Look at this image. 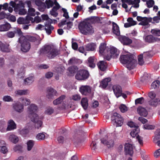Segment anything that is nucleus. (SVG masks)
Segmentation results:
<instances>
[{
  "label": "nucleus",
  "instance_id": "obj_1",
  "mask_svg": "<svg viewBox=\"0 0 160 160\" xmlns=\"http://www.w3.org/2000/svg\"><path fill=\"white\" fill-rule=\"evenodd\" d=\"M39 54L45 55L49 59L54 58L58 55L60 51L52 45H45L39 51Z\"/></svg>",
  "mask_w": 160,
  "mask_h": 160
},
{
  "label": "nucleus",
  "instance_id": "obj_2",
  "mask_svg": "<svg viewBox=\"0 0 160 160\" xmlns=\"http://www.w3.org/2000/svg\"><path fill=\"white\" fill-rule=\"evenodd\" d=\"M38 109L37 106L34 104H31L28 108V117L30 118L31 121L35 123V127L36 128L39 129L41 127L42 122L40 120H37L38 117L36 113V112Z\"/></svg>",
  "mask_w": 160,
  "mask_h": 160
},
{
  "label": "nucleus",
  "instance_id": "obj_3",
  "mask_svg": "<svg viewBox=\"0 0 160 160\" xmlns=\"http://www.w3.org/2000/svg\"><path fill=\"white\" fill-rule=\"evenodd\" d=\"M119 60L121 63L126 64L127 68L129 70L134 68L137 64V60L134 58L133 56L131 55H121Z\"/></svg>",
  "mask_w": 160,
  "mask_h": 160
},
{
  "label": "nucleus",
  "instance_id": "obj_4",
  "mask_svg": "<svg viewBox=\"0 0 160 160\" xmlns=\"http://www.w3.org/2000/svg\"><path fill=\"white\" fill-rule=\"evenodd\" d=\"M78 28L81 33L87 35L93 33L94 30L90 23L86 21L81 22L78 24Z\"/></svg>",
  "mask_w": 160,
  "mask_h": 160
},
{
  "label": "nucleus",
  "instance_id": "obj_5",
  "mask_svg": "<svg viewBox=\"0 0 160 160\" xmlns=\"http://www.w3.org/2000/svg\"><path fill=\"white\" fill-rule=\"evenodd\" d=\"M24 39V37H20L19 39V42L21 44V51L24 52H27L29 51L31 48V44L29 42Z\"/></svg>",
  "mask_w": 160,
  "mask_h": 160
},
{
  "label": "nucleus",
  "instance_id": "obj_6",
  "mask_svg": "<svg viewBox=\"0 0 160 160\" xmlns=\"http://www.w3.org/2000/svg\"><path fill=\"white\" fill-rule=\"evenodd\" d=\"M89 76L88 71L85 69H80L76 74L75 77L76 79L83 80L88 79Z\"/></svg>",
  "mask_w": 160,
  "mask_h": 160
},
{
  "label": "nucleus",
  "instance_id": "obj_7",
  "mask_svg": "<svg viewBox=\"0 0 160 160\" xmlns=\"http://www.w3.org/2000/svg\"><path fill=\"white\" fill-rule=\"evenodd\" d=\"M111 118L112 121L116 123L117 126H121L123 124L124 119L119 114L113 113L112 114Z\"/></svg>",
  "mask_w": 160,
  "mask_h": 160
},
{
  "label": "nucleus",
  "instance_id": "obj_8",
  "mask_svg": "<svg viewBox=\"0 0 160 160\" xmlns=\"http://www.w3.org/2000/svg\"><path fill=\"white\" fill-rule=\"evenodd\" d=\"M109 135L108 136L107 134L104 137L100 139L101 143L106 146L108 148L113 147L114 144L113 140L109 137Z\"/></svg>",
  "mask_w": 160,
  "mask_h": 160
},
{
  "label": "nucleus",
  "instance_id": "obj_9",
  "mask_svg": "<svg viewBox=\"0 0 160 160\" xmlns=\"http://www.w3.org/2000/svg\"><path fill=\"white\" fill-rule=\"evenodd\" d=\"M79 91L82 95L87 96L91 93V89L88 85L82 86L80 88Z\"/></svg>",
  "mask_w": 160,
  "mask_h": 160
},
{
  "label": "nucleus",
  "instance_id": "obj_10",
  "mask_svg": "<svg viewBox=\"0 0 160 160\" xmlns=\"http://www.w3.org/2000/svg\"><path fill=\"white\" fill-rule=\"evenodd\" d=\"M121 42L124 45H128L132 42V40L126 36L120 35L118 38Z\"/></svg>",
  "mask_w": 160,
  "mask_h": 160
},
{
  "label": "nucleus",
  "instance_id": "obj_11",
  "mask_svg": "<svg viewBox=\"0 0 160 160\" xmlns=\"http://www.w3.org/2000/svg\"><path fill=\"white\" fill-rule=\"evenodd\" d=\"M124 151L126 154L132 156L133 153V148L132 144L129 143L125 144Z\"/></svg>",
  "mask_w": 160,
  "mask_h": 160
},
{
  "label": "nucleus",
  "instance_id": "obj_12",
  "mask_svg": "<svg viewBox=\"0 0 160 160\" xmlns=\"http://www.w3.org/2000/svg\"><path fill=\"white\" fill-rule=\"evenodd\" d=\"M143 38L145 42L149 43H154L158 39V38L154 37L152 34L148 35Z\"/></svg>",
  "mask_w": 160,
  "mask_h": 160
},
{
  "label": "nucleus",
  "instance_id": "obj_13",
  "mask_svg": "<svg viewBox=\"0 0 160 160\" xmlns=\"http://www.w3.org/2000/svg\"><path fill=\"white\" fill-rule=\"evenodd\" d=\"M112 89L114 94L117 98L121 96V93L122 92V88L119 85H114L112 87Z\"/></svg>",
  "mask_w": 160,
  "mask_h": 160
},
{
  "label": "nucleus",
  "instance_id": "obj_14",
  "mask_svg": "<svg viewBox=\"0 0 160 160\" xmlns=\"http://www.w3.org/2000/svg\"><path fill=\"white\" fill-rule=\"evenodd\" d=\"M47 97L48 99H53L54 96L56 95L57 91L52 88H48L47 89Z\"/></svg>",
  "mask_w": 160,
  "mask_h": 160
},
{
  "label": "nucleus",
  "instance_id": "obj_15",
  "mask_svg": "<svg viewBox=\"0 0 160 160\" xmlns=\"http://www.w3.org/2000/svg\"><path fill=\"white\" fill-rule=\"evenodd\" d=\"M97 64L98 69L103 72L105 71L108 67L107 63L104 61H99Z\"/></svg>",
  "mask_w": 160,
  "mask_h": 160
},
{
  "label": "nucleus",
  "instance_id": "obj_16",
  "mask_svg": "<svg viewBox=\"0 0 160 160\" xmlns=\"http://www.w3.org/2000/svg\"><path fill=\"white\" fill-rule=\"evenodd\" d=\"M102 19V18L98 17H91L85 19V20H89L90 21L91 23L92 24L96 23H100L102 24V22H101Z\"/></svg>",
  "mask_w": 160,
  "mask_h": 160
},
{
  "label": "nucleus",
  "instance_id": "obj_17",
  "mask_svg": "<svg viewBox=\"0 0 160 160\" xmlns=\"http://www.w3.org/2000/svg\"><path fill=\"white\" fill-rule=\"evenodd\" d=\"M16 125L12 119L8 121V126L7 128V131H11L16 128Z\"/></svg>",
  "mask_w": 160,
  "mask_h": 160
},
{
  "label": "nucleus",
  "instance_id": "obj_18",
  "mask_svg": "<svg viewBox=\"0 0 160 160\" xmlns=\"http://www.w3.org/2000/svg\"><path fill=\"white\" fill-rule=\"evenodd\" d=\"M45 28H44L46 33L48 35H50L52 32V31L54 29V27L51 25L50 23H46L45 24Z\"/></svg>",
  "mask_w": 160,
  "mask_h": 160
},
{
  "label": "nucleus",
  "instance_id": "obj_19",
  "mask_svg": "<svg viewBox=\"0 0 160 160\" xmlns=\"http://www.w3.org/2000/svg\"><path fill=\"white\" fill-rule=\"evenodd\" d=\"M112 24V32L114 34L117 36H120V31L118 26L115 22H113Z\"/></svg>",
  "mask_w": 160,
  "mask_h": 160
},
{
  "label": "nucleus",
  "instance_id": "obj_20",
  "mask_svg": "<svg viewBox=\"0 0 160 160\" xmlns=\"http://www.w3.org/2000/svg\"><path fill=\"white\" fill-rule=\"evenodd\" d=\"M137 112L140 115L146 117L148 115V112L145 108L141 106L139 107L137 109Z\"/></svg>",
  "mask_w": 160,
  "mask_h": 160
},
{
  "label": "nucleus",
  "instance_id": "obj_21",
  "mask_svg": "<svg viewBox=\"0 0 160 160\" xmlns=\"http://www.w3.org/2000/svg\"><path fill=\"white\" fill-rule=\"evenodd\" d=\"M111 81L110 78H107L103 79L100 82V86L102 88L105 89L108 86L109 82Z\"/></svg>",
  "mask_w": 160,
  "mask_h": 160
},
{
  "label": "nucleus",
  "instance_id": "obj_22",
  "mask_svg": "<svg viewBox=\"0 0 160 160\" xmlns=\"http://www.w3.org/2000/svg\"><path fill=\"white\" fill-rule=\"evenodd\" d=\"M13 108L15 111L20 112L22 111L23 106V105L20 102H18L13 105Z\"/></svg>",
  "mask_w": 160,
  "mask_h": 160
},
{
  "label": "nucleus",
  "instance_id": "obj_23",
  "mask_svg": "<svg viewBox=\"0 0 160 160\" xmlns=\"http://www.w3.org/2000/svg\"><path fill=\"white\" fill-rule=\"evenodd\" d=\"M9 45H6L0 41V48L1 50L4 52H9L10 50L8 48Z\"/></svg>",
  "mask_w": 160,
  "mask_h": 160
},
{
  "label": "nucleus",
  "instance_id": "obj_24",
  "mask_svg": "<svg viewBox=\"0 0 160 160\" xmlns=\"http://www.w3.org/2000/svg\"><path fill=\"white\" fill-rule=\"evenodd\" d=\"M96 48V45L93 43L87 44L85 46V50L87 51H94Z\"/></svg>",
  "mask_w": 160,
  "mask_h": 160
},
{
  "label": "nucleus",
  "instance_id": "obj_25",
  "mask_svg": "<svg viewBox=\"0 0 160 160\" xmlns=\"http://www.w3.org/2000/svg\"><path fill=\"white\" fill-rule=\"evenodd\" d=\"M140 1V0H128L127 3L128 5H133V7L134 8H138L139 7V3Z\"/></svg>",
  "mask_w": 160,
  "mask_h": 160
},
{
  "label": "nucleus",
  "instance_id": "obj_26",
  "mask_svg": "<svg viewBox=\"0 0 160 160\" xmlns=\"http://www.w3.org/2000/svg\"><path fill=\"white\" fill-rule=\"evenodd\" d=\"M111 55L114 58H117L119 55V53L117 52V49L115 47H112L111 48L110 50Z\"/></svg>",
  "mask_w": 160,
  "mask_h": 160
},
{
  "label": "nucleus",
  "instance_id": "obj_27",
  "mask_svg": "<svg viewBox=\"0 0 160 160\" xmlns=\"http://www.w3.org/2000/svg\"><path fill=\"white\" fill-rule=\"evenodd\" d=\"M95 59L93 57H91L88 58V65L90 68H94L95 67V64L94 62Z\"/></svg>",
  "mask_w": 160,
  "mask_h": 160
},
{
  "label": "nucleus",
  "instance_id": "obj_28",
  "mask_svg": "<svg viewBox=\"0 0 160 160\" xmlns=\"http://www.w3.org/2000/svg\"><path fill=\"white\" fill-rule=\"evenodd\" d=\"M10 27V24L8 23L0 25V31L1 32L7 31L9 29Z\"/></svg>",
  "mask_w": 160,
  "mask_h": 160
},
{
  "label": "nucleus",
  "instance_id": "obj_29",
  "mask_svg": "<svg viewBox=\"0 0 160 160\" xmlns=\"http://www.w3.org/2000/svg\"><path fill=\"white\" fill-rule=\"evenodd\" d=\"M21 37H24V39L27 41H29L32 42H34L37 40V39L35 37L30 35H26L25 36H22Z\"/></svg>",
  "mask_w": 160,
  "mask_h": 160
},
{
  "label": "nucleus",
  "instance_id": "obj_30",
  "mask_svg": "<svg viewBox=\"0 0 160 160\" xmlns=\"http://www.w3.org/2000/svg\"><path fill=\"white\" fill-rule=\"evenodd\" d=\"M88 100L87 98H83L81 102V103L83 109H87L88 106Z\"/></svg>",
  "mask_w": 160,
  "mask_h": 160
},
{
  "label": "nucleus",
  "instance_id": "obj_31",
  "mask_svg": "<svg viewBox=\"0 0 160 160\" xmlns=\"http://www.w3.org/2000/svg\"><path fill=\"white\" fill-rule=\"evenodd\" d=\"M60 7L57 6H54L50 11V14L54 17L58 16V13L57 11L60 8Z\"/></svg>",
  "mask_w": 160,
  "mask_h": 160
},
{
  "label": "nucleus",
  "instance_id": "obj_32",
  "mask_svg": "<svg viewBox=\"0 0 160 160\" xmlns=\"http://www.w3.org/2000/svg\"><path fill=\"white\" fill-rule=\"evenodd\" d=\"M65 96L64 95H61L57 99L53 101V104L54 105H57L61 103L65 98Z\"/></svg>",
  "mask_w": 160,
  "mask_h": 160
},
{
  "label": "nucleus",
  "instance_id": "obj_33",
  "mask_svg": "<svg viewBox=\"0 0 160 160\" xmlns=\"http://www.w3.org/2000/svg\"><path fill=\"white\" fill-rule=\"evenodd\" d=\"M80 60L73 57L70 59L68 62L69 65L77 64L79 63Z\"/></svg>",
  "mask_w": 160,
  "mask_h": 160
},
{
  "label": "nucleus",
  "instance_id": "obj_34",
  "mask_svg": "<svg viewBox=\"0 0 160 160\" xmlns=\"http://www.w3.org/2000/svg\"><path fill=\"white\" fill-rule=\"evenodd\" d=\"M160 100L159 99L156 98L155 99H152L149 101L148 103L151 106L156 107L158 104Z\"/></svg>",
  "mask_w": 160,
  "mask_h": 160
},
{
  "label": "nucleus",
  "instance_id": "obj_35",
  "mask_svg": "<svg viewBox=\"0 0 160 160\" xmlns=\"http://www.w3.org/2000/svg\"><path fill=\"white\" fill-rule=\"evenodd\" d=\"M150 32L153 36H160V29L158 28L152 29Z\"/></svg>",
  "mask_w": 160,
  "mask_h": 160
},
{
  "label": "nucleus",
  "instance_id": "obj_36",
  "mask_svg": "<svg viewBox=\"0 0 160 160\" xmlns=\"http://www.w3.org/2000/svg\"><path fill=\"white\" fill-rule=\"evenodd\" d=\"M34 144V141L32 140H29L27 142V150L30 151L33 147Z\"/></svg>",
  "mask_w": 160,
  "mask_h": 160
},
{
  "label": "nucleus",
  "instance_id": "obj_37",
  "mask_svg": "<svg viewBox=\"0 0 160 160\" xmlns=\"http://www.w3.org/2000/svg\"><path fill=\"white\" fill-rule=\"evenodd\" d=\"M34 81V78L31 76L27 78L24 80V82L25 84L29 85L32 83Z\"/></svg>",
  "mask_w": 160,
  "mask_h": 160
},
{
  "label": "nucleus",
  "instance_id": "obj_38",
  "mask_svg": "<svg viewBox=\"0 0 160 160\" xmlns=\"http://www.w3.org/2000/svg\"><path fill=\"white\" fill-rule=\"evenodd\" d=\"M139 132V130L138 127L135 128L133 130L130 132V135L133 138L137 137Z\"/></svg>",
  "mask_w": 160,
  "mask_h": 160
},
{
  "label": "nucleus",
  "instance_id": "obj_39",
  "mask_svg": "<svg viewBox=\"0 0 160 160\" xmlns=\"http://www.w3.org/2000/svg\"><path fill=\"white\" fill-rule=\"evenodd\" d=\"M9 139L12 142L16 143L18 141V137L14 135H10L9 137Z\"/></svg>",
  "mask_w": 160,
  "mask_h": 160
},
{
  "label": "nucleus",
  "instance_id": "obj_40",
  "mask_svg": "<svg viewBox=\"0 0 160 160\" xmlns=\"http://www.w3.org/2000/svg\"><path fill=\"white\" fill-rule=\"evenodd\" d=\"M68 69V71L70 73L72 74H73L75 73L78 70V68L76 66H73L69 67Z\"/></svg>",
  "mask_w": 160,
  "mask_h": 160
},
{
  "label": "nucleus",
  "instance_id": "obj_41",
  "mask_svg": "<svg viewBox=\"0 0 160 160\" xmlns=\"http://www.w3.org/2000/svg\"><path fill=\"white\" fill-rule=\"evenodd\" d=\"M10 15V13H8L7 14L4 12L2 11L0 12V20L3 19L5 18H8Z\"/></svg>",
  "mask_w": 160,
  "mask_h": 160
},
{
  "label": "nucleus",
  "instance_id": "obj_42",
  "mask_svg": "<svg viewBox=\"0 0 160 160\" xmlns=\"http://www.w3.org/2000/svg\"><path fill=\"white\" fill-rule=\"evenodd\" d=\"M28 93V90H19L16 91L15 93L16 94L19 95H26Z\"/></svg>",
  "mask_w": 160,
  "mask_h": 160
},
{
  "label": "nucleus",
  "instance_id": "obj_43",
  "mask_svg": "<svg viewBox=\"0 0 160 160\" xmlns=\"http://www.w3.org/2000/svg\"><path fill=\"white\" fill-rule=\"evenodd\" d=\"M45 136L43 133H40L37 134L36 139L39 141L43 140L45 139Z\"/></svg>",
  "mask_w": 160,
  "mask_h": 160
},
{
  "label": "nucleus",
  "instance_id": "obj_44",
  "mask_svg": "<svg viewBox=\"0 0 160 160\" xmlns=\"http://www.w3.org/2000/svg\"><path fill=\"white\" fill-rule=\"evenodd\" d=\"M160 82L158 80L154 81L151 84V87L152 89H155L158 88L159 86Z\"/></svg>",
  "mask_w": 160,
  "mask_h": 160
},
{
  "label": "nucleus",
  "instance_id": "obj_45",
  "mask_svg": "<svg viewBox=\"0 0 160 160\" xmlns=\"http://www.w3.org/2000/svg\"><path fill=\"white\" fill-rule=\"evenodd\" d=\"M45 3L46 6V8H49L52 7L54 5V2L51 0H46Z\"/></svg>",
  "mask_w": 160,
  "mask_h": 160
},
{
  "label": "nucleus",
  "instance_id": "obj_46",
  "mask_svg": "<svg viewBox=\"0 0 160 160\" xmlns=\"http://www.w3.org/2000/svg\"><path fill=\"white\" fill-rule=\"evenodd\" d=\"M106 48V44L105 43H101L99 46V52L103 53Z\"/></svg>",
  "mask_w": 160,
  "mask_h": 160
},
{
  "label": "nucleus",
  "instance_id": "obj_47",
  "mask_svg": "<svg viewBox=\"0 0 160 160\" xmlns=\"http://www.w3.org/2000/svg\"><path fill=\"white\" fill-rule=\"evenodd\" d=\"M13 150L15 152H22V147L21 145H16L14 147Z\"/></svg>",
  "mask_w": 160,
  "mask_h": 160
},
{
  "label": "nucleus",
  "instance_id": "obj_48",
  "mask_svg": "<svg viewBox=\"0 0 160 160\" xmlns=\"http://www.w3.org/2000/svg\"><path fill=\"white\" fill-rule=\"evenodd\" d=\"M146 4L148 8H152L154 4V1L153 0H149L146 2Z\"/></svg>",
  "mask_w": 160,
  "mask_h": 160
},
{
  "label": "nucleus",
  "instance_id": "obj_49",
  "mask_svg": "<svg viewBox=\"0 0 160 160\" xmlns=\"http://www.w3.org/2000/svg\"><path fill=\"white\" fill-rule=\"evenodd\" d=\"M144 63L143 60V54H141L138 56V63L140 65H142Z\"/></svg>",
  "mask_w": 160,
  "mask_h": 160
},
{
  "label": "nucleus",
  "instance_id": "obj_50",
  "mask_svg": "<svg viewBox=\"0 0 160 160\" xmlns=\"http://www.w3.org/2000/svg\"><path fill=\"white\" fill-rule=\"evenodd\" d=\"M121 111L122 112H125L128 110V108L124 104H121L119 107Z\"/></svg>",
  "mask_w": 160,
  "mask_h": 160
},
{
  "label": "nucleus",
  "instance_id": "obj_51",
  "mask_svg": "<svg viewBox=\"0 0 160 160\" xmlns=\"http://www.w3.org/2000/svg\"><path fill=\"white\" fill-rule=\"evenodd\" d=\"M17 22L19 24H26V22L24 18L20 17L17 19Z\"/></svg>",
  "mask_w": 160,
  "mask_h": 160
},
{
  "label": "nucleus",
  "instance_id": "obj_52",
  "mask_svg": "<svg viewBox=\"0 0 160 160\" xmlns=\"http://www.w3.org/2000/svg\"><path fill=\"white\" fill-rule=\"evenodd\" d=\"M3 100L5 102H10L13 101L12 98L10 96H4L3 98Z\"/></svg>",
  "mask_w": 160,
  "mask_h": 160
},
{
  "label": "nucleus",
  "instance_id": "obj_53",
  "mask_svg": "<svg viewBox=\"0 0 160 160\" xmlns=\"http://www.w3.org/2000/svg\"><path fill=\"white\" fill-rule=\"evenodd\" d=\"M35 12V10L34 8H29L28 9V14L31 16H34L35 14L34 12Z\"/></svg>",
  "mask_w": 160,
  "mask_h": 160
},
{
  "label": "nucleus",
  "instance_id": "obj_54",
  "mask_svg": "<svg viewBox=\"0 0 160 160\" xmlns=\"http://www.w3.org/2000/svg\"><path fill=\"white\" fill-rule=\"evenodd\" d=\"M144 99L143 97H141L138 98L135 100V103L136 104H141L144 102Z\"/></svg>",
  "mask_w": 160,
  "mask_h": 160
},
{
  "label": "nucleus",
  "instance_id": "obj_55",
  "mask_svg": "<svg viewBox=\"0 0 160 160\" xmlns=\"http://www.w3.org/2000/svg\"><path fill=\"white\" fill-rule=\"evenodd\" d=\"M22 101L23 104L25 105H27L29 104L30 103V100L27 98H22Z\"/></svg>",
  "mask_w": 160,
  "mask_h": 160
},
{
  "label": "nucleus",
  "instance_id": "obj_56",
  "mask_svg": "<svg viewBox=\"0 0 160 160\" xmlns=\"http://www.w3.org/2000/svg\"><path fill=\"white\" fill-rule=\"evenodd\" d=\"M139 24L144 26H147V27H145L144 28H148L149 27L148 23V21L147 20H146V19H144V20H142L141 22H140L139 23Z\"/></svg>",
  "mask_w": 160,
  "mask_h": 160
},
{
  "label": "nucleus",
  "instance_id": "obj_57",
  "mask_svg": "<svg viewBox=\"0 0 160 160\" xmlns=\"http://www.w3.org/2000/svg\"><path fill=\"white\" fill-rule=\"evenodd\" d=\"M143 127L144 129L148 130L153 129L155 128V126H154L150 125L148 124L144 125Z\"/></svg>",
  "mask_w": 160,
  "mask_h": 160
},
{
  "label": "nucleus",
  "instance_id": "obj_58",
  "mask_svg": "<svg viewBox=\"0 0 160 160\" xmlns=\"http://www.w3.org/2000/svg\"><path fill=\"white\" fill-rule=\"evenodd\" d=\"M15 32H8L6 34L7 36L9 38H12L14 37Z\"/></svg>",
  "mask_w": 160,
  "mask_h": 160
},
{
  "label": "nucleus",
  "instance_id": "obj_59",
  "mask_svg": "<svg viewBox=\"0 0 160 160\" xmlns=\"http://www.w3.org/2000/svg\"><path fill=\"white\" fill-rule=\"evenodd\" d=\"M62 10L64 12L63 16L65 17L66 19L69 18V16L68 14V12H67V10L64 8H62Z\"/></svg>",
  "mask_w": 160,
  "mask_h": 160
},
{
  "label": "nucleus",
  "instance_id": "obj_60",
  "mask_svg": "<svg viewBox=\"0 0 160 160\" xmlns=\"http://www.w3.org/2000/svg\"><path fill=\"white\" fill-rule=\"evenodd\" d=\"M46 8V5L44 3L43 4H42V5L38 7V9L39 11L41 12H43L45 10Z\"/></svg>",
  "mask_w": 160,
  "mask_h": 160
},
{
  "label": "nucleus",
  "instance_id": "obj_61",
  "mask_svg": "<svg viewBox=\"0 0 160 160\" xmlns=\"http://www.w3.org/2000/svg\"><path fill=\"white\" fill-rule=\"evenodd\" d=\"M54 112V109L50 107L48 108L46 111V112L48 115H51Z\"/></svg>",
  "mask_w": 160,
  "mask_h": 160
},
{
  "label": "nucleus",
  "instance_id": "obj_62",
  "mask_svg": "<svg viewBox=\"0 0 160 160\" xmlns=\"http://www.w3.org/2000/svg\"><path fill=\"white\" fill-rule=\"evenodd\" d=\"M27 12V10L26 9L22 8L20 9L19 10L18 13L19 15H24L26 14Z\"/></svg>",
  "mask_w": 160,
  "mask_h": 160
},
{
  "label": "nucleus",
  "instance_id": "obj_63",
  "mask_svg": "<svg viewBox=\"0 0 160 160\" xmlns=\"http://www.w3.org/2000/svg\"><path fill=\"white\" fill-rule=\"evenodd\" d=\"M154 22H152V23H154L155 22L158 23L159 22L160 20V17L159 16H155L152 18Z\"/></svg>",
  "mask_w": 160,
  "mask_h": 160
},
{
  "label": "nucleus",
  "instance_id": "obj_64",
  "mask_svg": "<svg viewBox=\"0 0 160 160\" xmlns=\"http://www.w3.org/2000/svg\"><path fill=\"white\" fill-rule=\"evenodd\" d=\"M154 156L157 158L160 156V149L156 150L154 153Z\"/></svg>",
  "mask_w": 160,
  "mask_h": 160
}]
</instances>
